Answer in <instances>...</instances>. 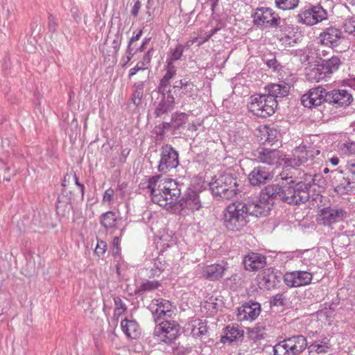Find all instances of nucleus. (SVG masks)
Instances as JSON below:
<instances>
[{
  "label": "nucleus",
  "instance_id": "26",
  "mask_svg": "<svg viewBox=\"0 0 355 355\" xmlns=\"http://www.w3.org/2000/svg\"><path fill=\"white\" fill-rule=\"evenodd\" d=\"M277 275L275 269L268 268L259 275V285L261 288L270 290L276 285Z\"/></svg>",
  "mask_w": 355,
  "mask_h": 355
},
{
  "label": "nucleus",
  "instance_id": "2",
  "mask_svg": "<svg viewBox=\"0 0 355 355\" xmlns=\"http://www.w3.org/2000/svg\"><path fill=\"white\" fill-rule=\"evenodd\" d=\"M146 188L152 201L161 207L173 205L180 196V189L174 180L161 178L159 175L150 178Z\"/></svg>",
  "mask_w": 355,
  "mask_h": 355
},
{
  "label": "nucleus",
  "instance_id": "28",
  "mask_svg": "<svg viewBox=\"0 0 355 355\" xmlns=\"http://www.w3.org/2000/svg\"><path fill=\"white\" fill-rule=\"evenodd\" d=\"M243 336V331L239 328V324H232L225 327V335H223V343L225 340L230 343L236 342Z\"/></svg>",
  "mask_w": 355,
  "mask_h": 355
},
{
  "label": "nucleus",
  "instance_id": "34",
  "mask_svg": "<svg viewBox=\"0 0 355 355\" xmlns=\"http://www.w3.org/2000/svg\"><path fill=\"white\" fill-rule=\"evenodd\" d=\"M160 285L161 284L158 281L146 280L143 282L141 284V285L135 289V293L137 294L142 292L151 291L158 288L160 286Z\"/></svg>",
  "mask_w": 355,
  "mask_h": 355
},
{
  "label": "nucleus",
  "instance_id": "41",
  "mask_svg": "<svg viewBox=\"0 0 355 355\" xmlns=\"http://www.w3.org/2000/svg\"><path fill=\"white\" fill-rule=\"evenodd\" d=\"M168 126V123H163L155 127L153 133L156 135V141H162L163 139L165 133V129Z\"/></svg>",
  "mask_w": 355,
  "mask_h": 355
},
{
  "label": "nucleus",
  "instance_id": "39",
  "mask_svg": "<svg viewBox=\"0 0 355 355\" xmlns=\"http://www.w3.org/2000/svg\"><path fill=\"white\" fill-rule=\"evenodd\" d=\"M220 270V265L212 264L207 266L203 271V276L206 279H214L218 277V272Z\"/></svg>",
  "mask_w": 355,
  "mask_h": 355
},
{
  "label": "nucleus",
  "instance_id": "47",
  "mask_svg": "<svg viewBox=\"0 0 355 355\" xmlns=\"http://www.w3.org/2000/svg\"><path fill=\"white\" fill-rule=\"evenodd\" d=\"M279 40L286 46H293V44L296 42L295 39H293L291 36L286 34H285L284 36H282Z\"/></svg>",
  "mask_w": 355,
  "mask_h": 355
},
{
  "label": "nucleus",
  "instance_id": "7",
  "mask_svg": "<svg viewBox=\"0 0 355 355\" xmlns=\"http://www.w3.org/2000/svg\"><path fill=\"white\" fill-rule=\"evenodd\" d=\"M297 21L313 26L327 19V12L320 5L311 6L301 10L297 15Z\"/></svg>",
  "mask_w": 355,
  "mask_h": 355
},
{
  "label": "nucleus",
  "instance_id": "32",
  "mask_svg": "<svg viewBox=\"0 0 355 355\" xmlns=\"http://www.w3.org/2000/svg\"><path fill=\"white\" fill-rule=\"evenodd\" d=\"M184 204V207L191 211L199 210L201 207L200 200L198 194L193 192L190 194L182 203V205Z\"/></svg>",
  "mask_w": 355,
  "mask_h": 355
},
{
  "label": "nucleus",
  "instance_id": "5",
  "mask_svg": "<svg viewBox=\"0 0 355 355\" xmlns=\"http://www.w3.org/2000/svg\"><path fill=\"white\" fill-rule=\"evenodd\" d=\"M248 105L249 110L254 115L266 118L272 115L277 107V100L264 94L253 95Z\"/></svg>",
  "mask_w": 355,
  "mask_h": 355
},
{
  "label": "nucleus",
  "instance_id": "30",
  "mask_svg": "<svg viewBox=\"0 0 355 355\" xmlns=\"http://www.w3.org/2000/svg\"><path fill=\"white\" fill-rule=\"evenodd\" d=\"M117 220L116 214L112 211H108L103 214L100 217V223L106 230L115 229L116 227Z\"/></svg>",
  "mask_w": 355,
  "mask_h": 355
},
{
  "label": "nucleus",
  "instance_id": "61",
  "mask_svg": "<svg viewBox=\"0 0 355 355\" xmlns=\"http://www.w3.org/2000/svg\"><path fill=\"white\" fill-rule=\"evenodd\" d=\"M150 60H151V58H150V51H148L146 53L144 54V55L142 58V61L144 62L148 65H149V64L150 62Z\"/></svg>",
  "mask_w": 355,
  "mask_h": 355
},
{
  "label": "nucleus",
  "instance_id": "64",
  "mask_svg": "<svg viewBox=\"0 0 355 355\" xmlns=\"http://www.w3.org/2000/svg\"><path fill=\"white\" fill-rule=\"evenodd\" d=\"M329 161L334 166H336L339 163V159L336 157H331Z\"/></svg>",
  "mask_w": 355,
  "mask_h": 355
},
{
  "label": "nucleus",
  "instance_id": "16",
  "mask_svg": "<svg viewBox=\"0 0 355 355\" xmlns=\"http://www.w3.org/2000/svg\"><path fill=\"white\" fill-rule=\"evenodd\" d=\"M352 100V94L346 89H334L326 94V102L336 107H346Z\"/></svg>",
  "mask_w": 355,
  "mask_h": 355
},
{
  "label": "nucleus",
  "instance_id": "63",
  "mask_svg": "<svg viewBox=\"0 0 355 355\" xmlns=\"http://www.w3.org/2000/svg\"><path fill=\"white\" fill-rule=\"evenodd\" d=\"M73 180L76 182V184L78 185L80 187L81 191L83 192L84 186H83V184L79 183L78 178L77 177V175L76 174L73 175Z\"/></svg>",
  "mask_w": 355,
  "mask_h": 355
},
{
  "label": "nucleus",
  "instance_id": "53",
  "mask_svg": "<svg viewBox=\"0 0 355 355\" xmlns=\"http://www.w3.org/2000/svg\"><path fill=\"white\" fill-rule=\"evenodd\" d=\"M175 69H167L166 73H165L164 76L163 77L162 80V83L168 81L170 79H171L173 76L175 75Z\"/></svg>",
  "mask_w": 355,
  "mask_h": 355
},
{
  "label": "nucleus",
  "instance_id": "62",
  "mask_svg": "<svg viewBox=\"0 0 355 355\" xmlns=\"http://www.w3.org/2000/svg\"><path fill=\"white\" fill-rule=\"evenodd\" d=\"M137 65L140 68L141 71L146 70L148 68V65L142 60L138 62Z\"/></svg>",
  "mask_w": 355,
  "mask_h": 355
},
{
  "label": "nucleus",
  "instance_id": "48",
  "mask_svg": "<svg viewBox=\"0 0 355 355\" xmlns=\"http://www.w3.org/2000/svg\"><path fill=\"white\" fill-rule=\"evenodd\" d=\"M120 238L119 236H114L112 241V247L114 253L115 254H119L121 252V248H120Z\"/></svg>",
  "mask_w": 355,
  "mask_h": 355
},
{
  "label": "nucleus",
  "instance_id": "52",
  "mask_svg": "<svg viewBox=\"0 0 355 355\" xmlns=\"http://www.w3.org/2000/svg\"><path fill=\"white\" fill-rule=\"evenodd\" d=\"M266 64L269 68H271L275 71L277 69L278 63L275 58L267 60Z\"/></svg>",
  "mask_w": 355,
  "mask_h": 355
},
{
  "label": "nucleus",
  "instance_id": "6",
  "mask_svg": "<svg viewBox=\"0 0 355 355\" xmlns=\"http://www.w3.org/2000/svg\"><path fill=\"white\" fill-rule=\"evenodd\" d=\"M318 39L321 44L336 49L338 51H345L349 47V42L344 36L342 31L334 26L324 30L320 34Z\"/></svg>",
  "mask_w": 355,
  "mask_h": 355
},
{
  "label": "nucleus",
  "instance_id": "8",
  "mask_svg": "<svg viewBox=\"0 0 355 355\" xmlns=\"http://www.w3.org/2000/svg\"><path fill=\"white\" fill-rule=\"evenodd\" d=\"M154 334L158 340L171 343L180 334V325L175 321L164 320L155 327Z\"/></svg>",
  "mask_w": 355,
  "mask_h": 355
},
{
  "label": "nucleus",
  "instance_id": "18",
  "mask_svg": "<svg viewBox=\"0 0 355 355\" xmlns=\"http://www.w3.org/2000/svg\"><path fill=\"white\" fill-rule=\"evenodd\" d=\"M274 174L268 167L259 166L254 168L248 175L249 182L252 186H261L273 178Z\"/></svg>",
  "mask_w": 355,
  "mask_h": 355
},
{
  "label": "nucleus",
  "instance_id": "1",
  "mask_svg": "<svg viewBox=\"0 0 355 355\" xmlns=\"http://www.w3.org/2000/svg\"><path fill=\"white\" fill-rule=\"evenodd\" d=\"M272 205L273 202L267 201L261 198V195L252 202H232L227 205L226 212L223 214V225L228 230L238 231L245 225L248 216H266Z\"/></svg>",
  "mask_w": 355,
  "mask_h": 355
},
{
  "label": "nucleus",
  "instance_id": "50",
  "mask_svg": "<svg viewBox=\"0 0 355 355\" xmlns=\"http://www.w3.org/2000/svg\"><path fill=\"white\" fill-rule=\"evenodd\" d=\"M284 298L283 295L282 294H277L272 297V299L271 300V304H272L275 306L277 305H283Z\"/></svg>",
  "mask_w": 355,
  "mask_h": 355
},
{
  "label": "nucleus",
  "instance_id": "35",
  "mask_svg": "<svg viewBox=\"0 0 355 355\" xmlns=\"http://www.w3.org/2000/svg\"><path fill=\"white\" fill-rule=\"evenodd\" d=\"M188 122V116L184 112L175 113L172 115L171 125L175 128H180Z\"/></svg>",
  "mask_w": 355,
  "mask_h": 355
},
{
  "label": "nucleus",
  "instance_id": "42",
  "mask_svg": "<svg viewBox=\"0 0 355 355\" xmlns=\"http://www.w3.org/2000/svg\"><path fill=\"white\" fill-rule=\"evenodd\" d=\"M343 27L346 33L355 37V17L347 19Z\"/></svg>",
  "mask_w": 355,
  "mask_h": 355
},
{
  "label": "nucleus",
  "instance_id": "56",
  "mask_svg": "<svg viewBox=\"0 0 355 355\" xmlns=\"http://www.w3.org/2000/svg\"><path fill=\"white\" fill-rule=\"evenodd\" d=\"M347 179L349 180V186L351 187V189L355 190V174H352V175H347Z\"/></svg>",
  "mask_w": 355,
  "mask_h": 355
},
{
  "label": "nucleus",
  "instance_id": "3",
  "mask_svg": "<svg viewBox=\"0 0 355 355\" xmlns=\"http://www.w3.org/2000/svg\"><path fill=\"white\" fill-rule=\"evenodd\" d=\"M319 176H312L311 175L304 174L302 178L293 179L286 178L288 182L287 194L286 202L289 205H300L306 202L310 198L309 190L311 182H315Z\"/></svg>",
  "mask_w": 355,
  "mask_h": 355
},
{
  "label": "nucleus",
  "instance_id": "4",
  "mask_svg": "<svg viewBox=\"0 0 355 355\" xmlns=\"http://www.w3.org/2000/svg\"><path fill=\"white\" fill-rule=\"evenodd\" d=\"M306 338L301 334L284 339L273 347L274 355H299L307 347Z\"/></svg>",
  "mask_w": 355,
  "mask_h": 355
},
{
  "label": "nucleus",
  "instance_id": "60",
  "mask_svg": "<svg viewBox=\"0 0 355 355\" xmlns=\"http://www.w3.org/2000/svg\"><path fill=\"white\" fill-rule=\"evenodd\" d=\"M313 176H319L321 180H320V178H317V180H315V182H311V185L317 184L319 187H322L324 183V180H323V178L320 175H314Z\"/></svg>",
  "mask_w": 355,
  "mask_h": 355
},
{
  "label": "nucleus",
  "instance_id": "31",
  "mask_svg": "<svg viewBox=\"0 0 355 355\" xmlns=\"http://www.w3.org/2000/svg\"><path fill=\"white\" fill-rule=\"evenodd\" d=\"M240 182L237 174L232 169L230 168L223 173V188L239 186Z\"/></svg>",
  "mask_w": 355,
  "mask_h": 355
},
{
  "label": "nucleus",
  "instance_id": "11",
  "mask_svg": "<svg viewBox=\"0 0 355 355\" xmlns=\"http://www.w3.org/2000/svg\"><path fill=\"white\" fill-rule=\"evenodd\" d=\"M160 157L158 170L162 173H167L179 164L178 153L170 145L162 147Z\"/></svg>",
  "mask_w": 355,
  "mask_h": 355
},
{
  "label": "nucleus",
  "instance_id": "24",
  "mask_svg": "<svg viewBox=\"0 0 355 355\" xmlns=\"http://www.w3.org/2000/svg\"><path fill=\"white\" fill-rule=\"evenodd\" d=\"M345 215L346 212L342 209L327 207L322 209L320 221L324 225H330L343 220Z\"/></svg>",
  "mask_w": 355,
  "mask_h": 355
},
{
  "label": "nucleus",
  "instance_id": "25",
  "mask_svg": "<svg viewBox=\"0 0 355 355\" xmlns=\"http://www.w3.org/2000/svg\"><path fill=\"white\" fill-rule=\"evenodd\" d=\"M122 331L127 338L137 339L141 334V329L138 322L134 320L125 318L121 322Z\"/></svg>",
  "mask_w": 355,
  "mask_h": 355
},
{
  "label": "nucleus",
  "instance_id": "54",
  "mask_svg": "<svg viewBox=\"0 0 355 355\" xmlns=\"http://www.w3.org/2000/svg\"><path fill=\"white\" fill-rule=\"evenodd\" d=\"M141 2L139 1H137L135 3L132 10V15L135 17H137L138 15L139 11L141 8Z\"/></svg>",
  "mask_w": 355,
  "mask_h": 355
},
{
  "label": "nucleus",
  "instance_id": "20",
  "mask_svg": "<svg viewBox=\"0 0 355 355\" xmlns=\"http://www.w3.org/2000/svg\"><path fill=\"white\" fill-rule=\"evenodd\" d=\"M331 187L338 194L343 195L351 191V187L347 175L342 171L334 170L331 171L329 175Z\"/></svg>",
  "mask_w": 355,
  "mask_h": 355
},
{
  "label": "nucleus",
  "instance_id": "9",
  "mask_svg": "<svg viewBox=\"0 0 355 355\" xmlns=\"http://www.w3.org/2000/svg\"><path fill=\"white\" fill-rule=\"evenodd\" d=\"M320 153V151L318 149L300 145L294 149L292 157L287 159L284 162L288 166L297 168L304 165L309 160H312Z\"/></svg>",
  "mask_w": 355,
  "mask_h": 355
},
{
  "label": "nucleus",
  "instance_id": "21",
  "mask_svg": "<svg viewBox=\"0 0 355 355\" xmlns=\"http://www.w3.org/2000/svg\"><path fill=\"white\" fill-rule=\"evenodd\" d=\"M287 186H279L278 184H272L266 187L261 191V198L266 199L267 201L273 202L275 200L286 202L287 194Z\"/></svg>",
  "mask_w": 355,
  "mask_h": 355
},
{
  "label": "nucleus",
  "instance_id": "58",
  "mask_svg": "<svg viewBox=\"0 0 355 355\" xmlns=\"http://www.w3.org/2000/svg\"><path fill=\"white\" fill-rule=\"evenodd\" d=\"M139 71H141L140 68L136 64L133 68L130 69L128 74L129 78H131L133 76L137 74Z\"/></svg>",
  "mask_w": 355,
  "mask_h": 355
},
{
  "label": "nucleus",
  "instance_id": "22",
  "mask_svg": "<svg viewBox=\"0 0 355 355\" xmlns=\"http://www.w3.org/2000/svg\"><path fill=\"white\" fill-rule=\"evenodd\" d=\"M254 155L258 162L268 165L279 164L280 160L284 159L282 153L277 149L261 148L257 150Z\"/></svg>",
  "mask_w": 355,
  "mask_h": 355
},
{
  "label": "nucleus",
  "instance_id": "10",
  "mask_svg": "<svg viewBox=\"0 0 355 355\" xmlns=\"http://www.w3.org/2000/svg\"><path fill=\"white\" fill-rule=\"evenodd\" d=\"M254 22L260 27H276L279 26L281 31L284 26L283 24H280V17L269 8L257 9L254 15Z\"/></svg>",
  "mask_w": 355,
  "mask_h": 355
},
{
  "label": "nucleus",
  "instance_id": "46",
  "mask_svg": "<svg viewBox=\"0 0 355 355\" xmlns=\"http://www.w3.org/2000/svg\"><path fill=\"white\" fill-rule=\"evenodd\" d=\"M106 250H107V243L102 240H101V241L98 240L97 245L94 250V252L98 256H102L105 253Z\"/></svg>",
  "mask_w": 355,
  "mask_h": 355
},
{
  "label": "nucleus",
  "instance_id": "29",
  "mask_svg": "<svg viewBox=\"0 0 355 355\" xmlns=\"http://www.w3.org/2000/svg\"><path fill=\"white\" fill-rule=\"evenodd\" d=\"M175 104V98L171 94H168L164 97L158 104L155 110V115L156 117H160L164 114L167 113L171 110Z\"/></svg>",
  "mask_w": 355,
  "mask_h": 355
},
{
  "label": "nucleus",
  "instance_id": "38",
  "mask_svg": "<svg viewBox=\"0 0 355 355\" xmlns=\"http://www.w3.org/2000/svg\"><path fill=\"white\" fill-rule=\"evenodd\" d=\"M299 0H275L276 6L283 10L295 9L299 4Z\"/></svg>",
  "mask_w": 355,
  "mask_h": 355
},
{
  "label": "nucleus",
  "instance_id": "19",
  "mask_svg": "<svg viewBox=\"0 0 355 355\" xmlns=\"http://www.w3.org/2000/svg\"><path fill=\"white\" fill-rule=\"evenodd\" d=\"M246 270L254 272L261 270L266 266V257L265 255L250 252L245 254L242 261Z\"/></svg>",
  "mask_w": 355,
  "mask_h": 355
},
{
  "label": "nucleus",
  "instance_id": "49",
  "mask_svg": "<svg viewBox=\"0 0 355 355\" xmlns=\"http://www.w3.org/2000/svg\"><path fill=\"white\" fill-rule=\"evenodd\" d=\"M236 276H232L225 281V286L229 287L230 290H234L236 287Z\"/></svg>",
  "mask_w": 355,
  "mask_h": 355
},
{
  "label": "nucleus",
  "instance_id": "51",
  "mask_svg": "<svg viewBox=\"0 0 355 355\" xmlns=\"http://www.w3.org/2000/svg\"><path fill=\"white\" fill-rule=\"evenodd\" d=\"M316 347V351L318 352H326L327 349L329 348L328 343L326 341H322L321 344L314 345Z\"/></svg>",
  "mask_w": 355,
  "mask_h": 355
},
{
  "label": "nucleus",
  "instance_id": "55",
  "mask_svg": "<svg viewBox=\"0 0 355 355\" xmlns=\"http://www.w3.org/2000/svg\"><path fill=\"white\" fill-rule=\"evenodd\" d=\"M176 85L174 86V87H180V88H182V87H186L187 86H191L193 87V83H189V82H183L182 80H180L178 82L175 83Z\"/></svg>",
  "mask_w": 355,
  "mask_h": 355
},
{
  "label": "nucleus",
  "instance_id": "36",
  "mask_svg": "<svg viewBox=\"0 0 355 355\" xmlns=\"http://www.w3.org/2000/svg\"><path fill=\"white\" fill-rule=\"evenodd\" d=\"M114 317L116 318H119L127 311V306L124 303V302L119 297L114 298Z\"/></svg>",
  "mask_w": 355,
  "mask_h": 355
},
{
  "label": "nucleus",
  "instance_id": "17",
  "mask_svg": "<svg viewBox=\"0 0 355 355\" xmlns=\"http://www.w3.org/2000/svg\"><path fill=\"white\" fill-rule=\"evenodd\" d=\"M152 313L155 320H160L164 317L171 318L173 313L174 306L173 303L164 298H157L152 300Z\"/></svg>",
  "mask_w": 355,
  "mask_h": 355
},
{
  "label": "nucleus",
  "instance_id": "15",
  "mask_svg": "<svg viewBox=\"0 0 355 355\" xmlns=\"http://www.w3.org/2000/svg\"><path fill=\"white\" fill-rule=\"evenodd\" d=\"M326 90L322 87L311 88L301 98L302 104L308 108L319 106L323 102H326Z\"/></svg>",
  "mask_w": 355,
  "mask_h": 355
},
{
  "label": "nucleus",
  "instance_id": "33",
  "mask_svg": "<svg viewBox=\"0 0 355 355\" xmlns=\"http://www.w3.org/2000/svg\"><path fill=\"white\" fill-rule=\"evenodd\" d=\"M144 83L139 82L134 85V91L132 95L131 101L136 105L138 106L144 96Z\"/></svg>",
  "mask_w": 355,
  "mask_h": 355
},
{
  "label": "nucleus",
  "instance_id": "44",
  "mask_svg": "<svg viewBox=\"0 0 355 355\" xmlns=\"http://www.w3.org/2000/svg\"><path fill=\"white\" fill-rule=\"evenodd\" d=\"M313 253L309 250H305L301 255L302 263L307 266H310L311 264H313L312 261L313 260Z\"/></svg>",
  "mask_w": 355,
  "mask_h": 355
},
{
  "label": "nucleus",
  "instance_id": "45",
  "mask_svg": "<svg viewBox=\"0 0 355 355\" xmlns=\"http://www.w3.org/2000/svg\"><path fill=\"white\" fill-rule=\"evenodd\" d=\"M184 51V47L182 44H178L174 49L171 51V60H178L181 58Z\"/></svg>",
  "mask_w": 355,
  "mask_h": 355
},
{
  "label": "nucleus",
  "instance_id": "27",
  "mask_svg": "<svg viewBox=\"0 0 355 355\" xmlns=\"http://www.w3.org/2000/svg\"><path fill=\"white\" fill-rule=\"evenodd\" d=\"M265 89L268 92L266 94L275 100H277V98H283L289 93V87L285 83L270 84L267 85Z\"/></svg>",
  "mask_w": 355,
  "mask_h": 355
},
{
  "label": "nucleus",
  "instance_id": "40",
  "mask_svg": "<svg viewBox=\"0 0 355 355\" xmlns=\"http://www.w3.org/2000/svg\"><path fill=\"white\" fill-rule=\"evenodd\" d=\"M114 190L112 187H110L107 189H106L103 193L102 198V203L110 206L112 205L114 202Z\"/></svg>",
  "mask_w": 355,
  "mask_h": 355
},
{
  "label": "nucleus",
  "instance_id": "12",
  "mask_svg": "<svg viewBox=\"0 0 355 355\" xmlns=\"http://www.w3.org/2000/svg\"><path fill=\"white\" fill-rule=\"evenodd\" d=\"M284 282L291 288L300 287L311 284L313 274L309 270H295L284 274Z\"/></svg>",
  "mask_w": 355,
  "mask_h": 355
},
{
  "label": "nucleus",
  "instance_id": "14",
  "mask_svg": "<svg viewBox=\"0 0 355 355\" xmlns=\"http://www.w3.org/2000/svg\"><path fill=\"white\" fill-rule=\"evenodd\" d=\"M324 62L322 65L318 66L316 69L312 70L309 74L316 82L324 79L327 74H331L336 71L341 63L338 56H332Z\"/></svg>",
  "mask_w": 355,
  "mask_h": 355
},
{
  "label": "nucleus",
  "instance_id": "59",
  "mask_svg": "<svg viewBox=\"0 0 355 355\" xmlns=\"http://www.w3.org/2000/svg\"><path fill=\"white\" fill-rule=\"evenodd\" d=\"M355 174V165L352 164L347 167V171L345 173L346 175H352V174Z\"/></svg>",
  "mask_w": 355,
  "mask_h": 355
},
{
  "label": "nucleus",
  "instance_id": "37",
  "mask_svg": "<svg viewBox=\"0 0 355 355\" xmlns=\"http://www.w3.org/2000/svg\"><path fill=\"white\" fill-rule=\"evenodd\" d=\"M222 180L220 178H213L211 181L209 183V188L212 193V194L216 197L218 198V199L221 197V193H222Z\"/></svg>",
  "mask_w": 355,
  "mask_h": 355
},
{
  "label": "nucleus",
  "instance_id": "57",
  "mask_svg": "<svg viewBox=\"0 0 355 355\" xmlns=\"http://www.w3.org/2000/svg\"><path fill=\"white\" fill-rule=\"evenodd\" d=\"M143 33V31L142 30H139V31L134 36H132L130 40V42H129V47L134 42H136L137 40H139L141 36Z\"/></svg>",
  "mask_w": 355,
  "mask_h": 355
},
{
  "label": "nucleus",
  "instance_id": "23",
  "mask_svg": "<svg viewBox=\"0 0 355 355\" xmlns=\"http://www.w3.org/2000/svg\"><path fill=\"white\" fill-rule=\"evenodd\" d=\"M184 331L194 338H200L207 334L208 328L205 321L192 318L184 325Z\"/></svg>",
  "mask_w": 355,
  "mask_h": 355
},
{
  "label": "nucleus",
  "instance_id": "13",
  "mask_svg": "<svg viewBox=\"0 0 355 355\" xmlns=\"http://www.w3.org/2000/svg\"><path fill=\"white\" fill-rule=\"evenodd\" d=\"M261 311V307L259 302L250 300L236 309V317L241 322H252L260 315Z\"/></svg>",
  "mask_w": 355,
  "mask_h": 355
},
{
  "label": "nucleus",
  "instance_id": "43",
  "mask_svg": "<svg viewBox=\"0 0 355 355\" xmlns=\"http://www.w3.org/2000/svg\"><path fill=\"white\" fill-rule=\"evenodd\" d=\"M239 186H232V188H223V199H231L236 196L239 191Z\"/></svg>",
  "mask_w": 355,
  "mask_h": 355
}]
</instances>
